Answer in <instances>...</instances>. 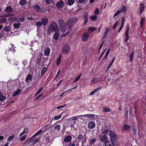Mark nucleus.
Segmentation results:
<instances>
[{
  "label": "nucleus",
  "instance_id": "42",
  "mask_svg": "<svg viewBox=\"0 0 146 146\" xmlns=\"http://www.w3.org/2000/svg\"><path fill=\"white\" fill-rule=\"evenodd\" d=\"M120 11H121V13H125L126 11V7H125V6L123 5L122 6V8L121 9V10H120Z\"/></svg>",
  "mask_w": 146,
  "mask_h": 146
},
{
  "label": "nucleus",
  "instance_id": "64",
  "mask_svg": "<svg viewBox=\"0 0 146 146\" xmlns=\"http://www.w3.org/2000/svg\"><path fill=\"white\" fill-rule=\"evenodd\" d=\"M97 77H95L94 78L92 81V83H94L95 82H96L97 80Z\"/></svg>",
  "mask_w": 146,
  "mask_h": 146
},
{
  "label": "nucleus",
  "instance_id": "23",
  "mask_svg": "<svg viewBox=\"0 0 146 146\" xmlns=\"http://www.w3.org/2000/svg\"><path fill=\"white\" fill-rule=\"evenodd\" d=\"M97 16L95 15H92V16H90L89 18L91 21H94L97 20Z\"/></svg>",
  "mask_w": 146,
  "mask_h": 146
},
{
  "label": "nucleus",
  "instance_id": "17",
  "mask_svg": "<svg viewBox=\"0 0 146 146\" xmlns=\"http://www.w3.org/2000/svg\"><path fill=\"white\" fill-rule=\"evenodd\" d=\"M102 112L103 113L106 112H110L111 111V110L109 108L104 107L101 110Z\"/></svg>",
  "mask_w": 146,
  "mask_h": 146
},
{
  "label": "nucleus",
  "instance_id": "21",
  "mask_svg": "<svg viewBox=\"0 0 146 146\" xmlns=\"http://www.w3.org/2000/svg\"><path fill=\"white\" fill-rule=\"evenodd\" d=\"M74 25L76 23L78 20V19L76 17L71 18L69 20Z\"/></svg>",
  "mask_w": 146,
  "mask_h": 146
},
{
  "label": "nucleus",
  "instance_id": "53",
  "mask_svg": "<svg viewBox=\"0 0 146 146\" xmlns=\"http://www.w3.org/2000/svg\"><path fill=\"white\" fill-rule=\"evenodd\" d=\"M99 10L98 8H97L94 12V14L96 15H98L99 13Z\"/></svg>",
  "mask_w": 146,
  "mask_h": 146
},
{
  "label": "nucleus",
  "instance_id": "29",
  "mask_svg": "<svg viewBox=\"0 0 146 146\" xmlns=\"http://www.w3.org/2000/svg\"><path fill=\"white\" fill-rule=\"evenodd\" d=\"M134 51H133L131 53L129 56V57L130 59V62H131L133 61V54H134Z\"/></svg>",
  "mask_w": 146,
  "mask_h": 146
},
{
  "label": "nucleus",
  "instance_id": "18",
  "mask_svg": "<svg viewBox=\"0 0 146 146\" xmlns=\"http://www.w3.org/2000/svg\"><path fill=\"white\" fill-rule=\"evenodd\" d=\"M73 25V24L69 20L68 22L66 23V26H68V30H69L71 29Z\"/></svg>",
  "mask_w": 146,
  "mask_h": 146
},
{
  "label": "nucleus",
  "instance_id": "52",
  "mask_svg": "<svg viewBox=\"0 0 146 146\" xmlns=\"http://www.w3.org/2000/svg\"><path fill=\"white\" fill-rule=\"evenodd\" d=\"M96 141V140L94 139L92 140H90L89 142V143L90 145H92Z\"/></svg>",
  "mask_w": 146,
  "mask_h": 146
},
{
  "label": "nucleus",
  "instance_id": "54",
  "mask_svg": "<svg viewBox=\"0 0 146 146\" xmlns=\"http://www.w3.org/2000/svg\"><path fill=\"white\" fill-rule=\"evenodd\" d=\"M125 21V18L124 17H123L122 18L121 21V25L123 26Z\"/></svg>",
  "mask_w": 146,
  "mask_h": 146
},
{
  "label": "nucleus",
  "instance_id": "16",
  "mask_svg": "<svg viewBox=\"0 0 146 146\" xmlns=\"http://www.w3.org/2000/svg\"><path fill=\"white\" fill-rule=\"evenodd\" d=\"M131 128V127L130 126L126 124H124L123 126L122 130H127Z\"/></svg>",
  "mask_w": 146,
  "mask_h": 146
},
{
  "label": "nucleus",
  "instance_id": "50",
  "mask_svg": "<svg viewBox=\"0 0 146 146\" xmlns=\"http://www.w3.org/2000/svg\"><path fill=\"white\" fill-rule=\"evenodd\" d=\"M96 30V28L94 27H90L88 28V30L90 31L91 33H92L94 31Z\"/></svg>",
  "mask_w": 146,
  "mask_h": 146
},
{
  "label": "nucleus",
  "instance_id": "63",
  "mask_svg": "<svg viewBox=\"0 0 146 146\" xmlns=\"http://www.w3.org/2000/svg\"><path fill=\"white\" fill-rule=\"evenodd\" d=\"M109 132V131L108 130L106 129L102 133L105 134V135H106L107 134H108V133Z\"/></svg>",
  "mask_w": 146,
  "mask_h": 146
},
{
  "label": "nucleus",
  "instance_id": "8",
  "mask_svg": "<svg viewBox=\"0 0 146 146\" xmlns=\"http://www.w3.org/2000/svg\"><path fill=\"white\" fill-rule=\"evenodd\" d=\"M105 146H114V143L112 140H108L106 141L105 143Z\"/></svg>",
  "mask_w": 146,
  "mask_h": 146
},
{
  "label": "nucleus",
  "instance_id": "24",
  "mask_svg": "<svg viewBox=\"0 0 146 146\" xmlns=\"http://www.w3.org/2000/svg\"><path fill=\"white\" fill-rule=\"evenodd\" d=\"M83 18L84 21V25H85L87 23L88 21V14H86L83 17Z\"/></svg>",
  "mask_w": 146,
  "mask_h": 146
},
{
  "label": "nucleus",
  "instance_id": "40",
  "mask_svg": "<svg viewBox=\"0 0 146 146\" xmlns=\"http://www.w3.org/2000/svg\"><path fill=\"white\" fill-rule=\"evenodd\" d=\"M53 31L48 26L47 29V31L46 32L47 35H50L51 33Z\"/></svg>",
  "mask_w": 146,
  "mask_h": 146
},
{
  "label": "nucleus",
  "instance_id": "4",
  "mask_svg": "<svg viewBox=\"0 0 146 146\" xmlns=\"http://www.w3.org/2000/svg\"><path fill=\"white\" fill-rule=\"evenodd\" d=\"M108 135L110 136L111 140L115 141L117 138V134L112 131H110Z\"/></svg>",
  "mask_w": 146,
  "mask_h": 146
},
{
  "label": "nucleus",
  "instance_id": "15",
  "mask_svg": "<svg viewBox=\"0 0 146 146\" xmlns=\"http://www.w3.org/2000/svg\"><path fill=\"white\" fill-rule=\"evenodd\" d=\"M50 50L48 47L45 48L44 50V54L45 56H48L50 53Z\"/></svg>",
  "mask_w": 146,
  "mask_h": 146
},
{
  "label": "nucleus",
  "instance_id": "48",
  "mask_svg": "<svg viewBox=\"0 0 146 146\" xmlns=\"http://www.w3.org/2000/svg\"><path fill=\"white\" fill-rule=\"evenodd\" d=\"M4 29L5 31L7 32H9L10 30V27L9 26H7L4 28Z\"/></svg>",
  "mask_w": 146,
  "mask_h": 146
},
{
  "label": "nucleus",
  "instance_id": "19",
  "mask_svg": "<svg viewBox=\"0 0 146 146\" xmlns=\"http://www.w3.org/2000/svg\"><path fill=\"white\" fill-rule=\"evenodd\" d=\"M27 3V1L26 0H20L19 2L20 5L22 6H24Z\"/></svg>",
  "mask_w": 146,
  "mask_h": 146
},
{
  "label": "nucleus",
  "instance_id": "37",
  "mask_svg": "<svg viewBox=\"0 0 146 146\" xmlns=\"http://www.w3.org/2000/svg\"><path fill=\"white\" fill-rule=\"evenodd\" d=\"M109 30L108 29V28H106V30L104 33V37L103 38V39L105 38L107 36V34L108 33L109 31Z\"/></svg>",
  "mask_w": 146,
  "mask_h": 146
},
{
  "label": "nucleus",
  "instance_id": "1",
  "mask_svg": "<svg viewBox=\"0 0 146 146\" xmlns=\"http://www.w3.org/2000/svg\"><path fill=\"white\" fill-rule=\"evenodd\" d=\"M58 24L61 31L63 33H64L66 30V23L62 19H60L58 21Z\"/></svg>",
  "mask_w": 146,
  "mask_h": 146
},
{
  "label": "nucleus",
  "instance_id": "22",
  "mask_svg": "<svg viewBox=\"0 0 146 146\" xmlns=\"http://www.w3.org/2000/svg\"><path fill=\"white\" fill-rule=\"evenodd\" d=\"M83 116V115H78L77 116H75L72 117H71L72 119V120L75 121L77 119H79V118H80L81 117H82Z\"/></svg>",
  "mask_w": 146,
  "mask_h": 146
},
{
  "label": "nucleus",
  "instance_id": "51",
  "mask_svg": "<svg viewBox=\"0 0 146 146\" xmlns=\"http://www.w3.org/2000/svg\"><path fill=\"white\" fill-rule=\"evenodd\" d=\"M7 21V19L6 18H2L0 20V23H5Z\"/></svg>",
  "mask_w": 146,
  "mask_h": 146
},
{
  "label": "nucleus",
  "instance_id": "41",
  "mask_svg": "<svg viewBox=\"0 0 146 146\" xmlns=\"http://www.w3.org/2000/svg\"><path fill=\"white\" fill-rule=\"evenodd\" d=\"M61 61V56H59L58 58L57 59L56 61V64L57 65H59Z\"/></svg>",
  "mask_w": 146,
  "mask_h": 146
},
{
  "label": "nucleus",
  "instance_id": "56",
  "mask_svg": "<svg viewBox=\"0 0 146 146\" xmlns=\"http://www.w3.org/2000/svg\"><path fill=\"white\" fill-rule=\"evenodd\" d=\"M61 115H59L58 116H54V118L55 120H58V119L60 118H61Z\"/></svg>",
  "mask_w": 146,
  "mask_h": 146
},
{
  "label": "nucleus",
  "instance_id": "13",
  "mask_svg": "<svg viewBox=\"0 0 146 146\" xmlns=\"http://www.w3.org/2000/svg\"><path fill=\"white\" fill-rule=\"evenodd\" d=\"M140 5L141 6V7L139 12L140 14V16L142 14V13H143L144 11L145 7V4L144 3H142L140 4Z\"/></svg>",
  "mask_w": 146,
  "mask_h": 146
},
{
  "label": "nucleus",
  "instance_id": "39",
  "mask_svg": "<svg viewBox=\"0 0 146 146\" xmlns=\"http://www.w3.org/2000/svg\"><path fill=\"white\" fill-rule=\"evenodd\" d=\"M129 29V27H127L126 28V31L125 33V35L126 37H129V36L128 35Z\"/></svg>",
  "mask_w": 146,
  "mask_h": 146
},
{
  "label": "nucleus",
  "instance_id": "5",
  "mask_svg": "<svg viewBox=\"0 0 146 146\" xmlns=\"http://www.w3.org/2000/svg\"><path fill=\"white\" fill-rule=\"evenodd\" d=\"M38 141L37 138H35L32 140L29 139L28 141H27L26 143H27L28 144L31 146L34 145V144L36 143Z\"/></svg>",
  "mask_w": 146,
  "mask_h": 146
},
{
  "label": "nucleus",
  "instance_id": "35",
  "mask_svg": "<svg viewBox=\"0 0 146 146\" xmlns=\"http://www.w3.org/2000/svg\"><path fill=\"white\" fill-rule=\"evenodd\" d=\"M107 136L106 135H104L100 139V141L102 142L105 141V140H107Z\"/></svg>",
  "mask_w": 146,
  "mask_h": 146
},
{
  "label": "nucleus",
  "instance_id": "27",
  "mask_svg": "<svg viewBox=\"0 0 146 146\" xmlns=\"http://www.w3.org/2000/svg\"><path fill=\"white\" fill-rule=\"evenodd\" d=\"M21 25V24L20 23H15L13 24V26L15 29H18Z\"/></svg>",
  "mask_w": 146,
  "mask_h": 146
},
{
  "label": "nucleus",
  "instance_id": "33",
  "mask_svg": "<svg viewBox=\"0 0 146 146\" xmlns=\"http://www.w3.org/2000/svg\"><path fill=\"white\" fill-rule=\"evenodd\" d=\"M47 68L45 67H43L41 73V76H42L45 72L47 70Z\"/></svg>",
  "mask_w": 146,
  "mask_h": 146
},
{
  "label": "nucleus",
  "instance_id": "38",
  "mask_svg": "<svg viewBox=\"0 0 146 146\" xmlns=\"http://www.w3.org/2000/svg\"><path fill=\"white\" fill-rule=\"evenodd\" d=\"M42 128L38 130L36 133L33 136H32L31 138L35 136H36L40 133H41L42 132Z\"/></svg>",
  "mask_w": 146,
  "mask_h": 146
},
{
  "label": "nucleus",
  "instance_id": "14",
  "mask_svg": "<svg viewBox=\"0 0 146 146\" xmlns=\"http://www.w3.org/2000/svg\"><path fill=\"white\" fill-rule=\"evenodd\" d=\"M33 7L37 12L41 13V12L42 9H40V6L38 5H35L33 6Z\"/></svg>",
  "mask_w": 146,
  "mask_h": 146
},
{
  "label": "nucleus",
  "instance_id": "60",
  "mask_svg": "<svg viewBox=\"0 0 146 146\" xmlns=\"http://www.w3.org/2000/svg\"><path fill=\"white\" fill-rule=\"evenodd\" d=\"M4 36V33L3 31H2L0 33V39L3 36Z\"/></svg>",
  "mask_w": 146,
  "mask_h": 146
},
{
  "label": "nucleus",
  "instance_id": "59",
  "mask_svg": "<svg viewBox=\"0 0 146 146\" xmlns=\"http://www.w3.org/2000/svg\"><path fill=\"white\" fill-rule=\"evenodd\" d=\"M14 137V135H12L9 136L8 139V140L9 141H11L12 139H13Z\"/></svg>",
  "mask_w": 146,
  "mask_h": 146
},
{
  "label": "nucleus",
  "instance_id": "2",
  "mask_svg": "<svg viewBox=\"0 0 146 146\" xmlns=\"http://www.w3.org/2000/svg\"><path fill=\"white\" fill-rule=\"evenodd\" d=\"M49 26L54 32L59 31L57 24L54 21L52 22L51 24Z\"/></svg>",
  "mask_w": 146,
  "mask_h": 146
},
{
  "label": "nucleus",
  "instance_id": "61",
  "mask_svg": "<svg viewBox=\"0 0 146 146\" xmlns=\"http://www.w3.org/2000/svg\"><path fill=\"white\" fill-rule=\"evenodd\" d=\"M82 74V73H81L80 75L78 76L74 80V81L73 82H76V81H77L80 78V77L81 76V75Z\"/></svg>",
  "mask_w": 146,
  "mask_h": 146
},
{
  "label": "nucleus",
  "instance_id": "57",
  "mask_svg": "<svg viewBox=\"0 0 146 146\" xmlns=\"http://www.w3.org/2000/svg\"><path fill=\"white\" fill-rule=\"evenodd\" d=\"M110 52V49H109L107 51V52L105 54V56L104 58H107V57L108 56V54Z\"/></svg>",
  "mask_w": 146,
  "mask_h": 146
},
{
  "label": "nucleus",
  "instance_id": "46",
  "mask_svg": "<svg viewBox=\"0 0 146 146\" xmlns=\"http://www.w3.org/2000/svg\"><path fill=\"white\" fill-rule=\"evenodd\" d=\"M25 20V18L24 17H22L21 18H18L17 19V22H23V21Z\"/></svg>",
  "mask_w": 146,
  "mask_h": 146
},
{
  "label": "nucleus",
  "instance_id": "31",
  "mask_svg": "<svg viewBox=\"0 0 146 146\" xmlns=\"http://www.w3.org/2000/svg\"><path fill=\"white\" fill-rule=\"evenodd\" d=\"M75 2L74 0H68L67 3L70 6L72 5Z\"/></svg>",
  "mask_w": 146,
  "mask_h": 146
},
{
  "label": "nucleus",
  "instance_id": "45",
  "mask_svg": "<svg viewBox=\"0 0 146 146\" xmlns=\"http://www.w3.org/2000/svg\"><path fill=\"white\" fill-rule=\"evenodd\" d=\"M42 25L41 23L39 21H37L35 24L36 26L38 28H39L40 27H41Z\"/></svg>",
  "mask_w": 146,
  "mask_h": 146
},
{
  "label": "nucleus",
  "instance_id": "12",
  "mask_svg": "<svg viewBox=\"0 0 146 146\" xmlns=\"http://www.w3.org/2000/svg\"><path fill=\"white\" fill-rule=\"evenodd\" d=\"M5 11L6 13H10L13 11V9L11 6H9L6 8Z\"/></svg>",
  "mask_w": 146,
  "mask_h": 146
},
{
  "label": "nucleus",
  "instance_id": "7",
  "mask_svg": "<svg viewBox=\"0 0 146 146\" xmlns=\"http://www.w3.org/2000/svg\"><path fill=\"white\" fill-rule=\"evenodd\" d=\"M69 50L70 48L69 46L66 44L63 47L62 51L63 53L66 54Z\"/></svg>",
  "mask_w": 146,
  "mask_h": 146
},
{
  "label": "nucleus",
  "instance_id": "43",
  "mask_svg": "<svg viewBox=\"0 0 146 146\" xmlns=\"http://www.w3.org/2000/svg\"><path fill=\"white\" fill-rule=\"evenodd\" d=\"M84 138V136L81 134L79 135L77 138V139L79 140V141H81L82 142V140Z\"/></svg>",
  "mask_w": 146,
  "mask_h": 146
},
{
  "label": "nucleus",
  "instance_id": "44",
  "mask_svg": "<svg viewBox=\"0 0 146 146\" xmlns=\"http://www.w3.org/2000/svg\"><path fill=\"white\" fill-rule=\"evenodd\" d=\"M41 60V56H39L36 60V64H40Z\"/></svg>",
  "mask_w": 146,
  "mask_h": 146
},
{
  "label": "nucleus",
  "instance_id": "25",
  "mask_svg": "<svg viewBox=\"0 0 146 146\" xmlns=\"http://www.w3.org/2000/svg\"><path fill=\"white\" fill-rule=\"evenodd\" d=\"M145 17H141V21L140 22V24L141 25L140 27H142L143 26V24L145 23Z\"/></svg>",
  "mask_w": 146,
  "mask_h": 146
},
{
  "label": "nucleus",
  "instance_id": "62",
  "mask_svg": "<svg viewBox=\"0 0 146 146\" xmlns=\"http://www.w3.org/2000/svg\"><path fill=\"white\" fill-rule=\"evenodd\" d=\"M26 137V135H25L23 136L22 138L20 139V141H22L23 140H24Z\"/></svg>",
  "mask_w": 146,
  "mask_h": 146
},
{
  "label": "nucleus",
  "instance_id": "32",
  "mask_svg": "<svg viewBox=\"0 0 146 146\" xmlns=\"http://www.w3.org/2000/svg\"><path fill=\"white\" fill-rule=\"evenodd\" d=\"M85 117H90V119H93L95 118V116L93 114H87L84 115H83Z\"/></svg>",
  "mask_w": 146,
  "mask_h": 146
},
{
  "label": "nucleus",
  "instance_id": "11",
  "mask_svg": "<svg viewBox=\"0 0 146 146\" xmlns=\"http://www.w3.org/2000/svg\"><path fill=\"white\" fill-rule=\"evenodd\" d=\"M48 19L46 17L43 18L41 19V23L43 26H46L48 24Z\"/></svg>",
  "mask_w": 146,
  "mask_h": 146
},
{
  "label": "nucleus",
  "instance_id": "49",
  "mask_svg": "<svg viewBox=\"0 0 146 146\" xmlns=\"http://www.w3.org/2000/svg\"><path fill=\"white\" fill-rule=\"evenodd\" d=\"M46 3L49 4L53 3V0H45Z\"/></svg>",
  "mask_w": 146,
  "mask_h": 146
},
{
  "label": "nucleus",
  "instance_id": "34",
  "mask_svg": "<svg viewBox=\"0 0 146 146\" xmlns=\"http://www.w3.org/2000/svg\"><path fill=\"white\" fill-rule=\"evenodd\" d=\"M46 11H48L49 13H50L51 12L50 9L49 7L47 8V7H46L44 9H42L41 12L44 13Z\"/></svg>",
  "mask_w": 146,
  "mask_h": 146
},
{
  "label": "nucleus",
  "instance_id": "26",
  "mask_svg": "<svg viewBox=\"0 0 146 146\" xmlns=\"http://www.w3.org/2000/svg\"><path fill=\"white\" fill-rule=\"evenodd\" d=\"M6 99V97L2 94V92L0 91V101L3 102Z\"/></svg>",
  "mask_w": 146,
  "mask_h": 146
},
{
  "label": "nucleus",
  "instance_id": "58",
  "mask_svg": "<svg viewBox=\"0 0 146 146\" xmlns=\"http://www.w3.org/2000/svg\"><path fill=\"white\" fill-rule=\"evenodd\" d=\"M102 88V87L100 86L96 88L94 90V91L95 92H97L98 90H100Z\"/></svg>",
  "mask_w": 146,
  "mask_h": 146
},
{
  "label": "nucleus",
  "instance_id": "20",
  "mask_svg": "<svg viewBox=\"0 0 146 146\" xmlns=\"http://www.w3.org/2000/svg\"><path fill=\"white\" fill-rule=\"evenodd\" d=\"M56 33L54 34L53 37L55 40H57L59 37V32H55Z\"/></svg>",
  "mask_w": 146,
  "mask_h": 146
},
{
  "label": "nucleus",
  "instance_id": "30",
  "mask_svg": "<svg viewBox=\"0 0 146 146\" xmlns=\"http://www.w3.org/2000/svg\"><path fill=\"white\" fill-rule=\"evenodd\" d=\"M21 90L20 89H19L16 90L15 93L12 95V96L15 97L18 95L21 92Z\"/></svg>",
  "mask_w": 146,
  "mask_h": 146
},
{
  "label": "nucleus",
  "instance_id": "6",
  "mask_svg": "<svg viewBox=\"0 0 146 146\" xmlns=\"http://www.w3.org/2000/svg\"><path fill=\"white\" fill-rule=\"evenodd\" d=\"M64 5V2L62 0L59 1L56 3V5L58 8H62Z\"/></svg>",
  "mask_w": 146,
  "mask_h": 146
},
{
  "label": "nucleus",
  "instance_id": "10",
  "mask_svg": "<svg viewBox=\"0 0 146 146\" xmlns=\"http://www.w3.org/2000/svg\"><path fill=\"white\" fill-rule=\"evenodd\" d=\"M89 34L88 32H85L83 34L82 36V40L84 41H86L88 40L89 37Z\"/></svg>",
  "mask_w": 146,
  "mask_h": 146
},
{
  "label": "nucleus",
  "instance_id": "47",
  "mask_svg": "<svg viewBox=\"0 0 146 146\" xmlns=\"http://www.w3.org/2000/svg\"><path fill=\"white\" fill-rule=\"evenodd\" d=\"M54 129L55 130L59 131L60 129V126L59 125H57L54 127Z\"/></svg>",
  "mask_w": 146,
  "mask_h": 146
},
{
  "label": "nucleus",
  "instance_id": "55",
  "mask_svg": "<svg viewBox=\"0 0 146 146\" xmlns=\"http://www.w3.org/2000/svg\"><path fill=\"white\" fill-rule=\"evenodd\" d=\"M121 11H120V10H118L116 12L114 16V17H115V16H117V15L119 14L120 13H121Z\"/></svg>",
  "mask_w": 146,
  "mask_h": 146
},
{
  "label": "nucleus",
  "instance_id": "36",
  "mask_svg": "<svg viewBox=\"0 0 146 146\" xmlns=\"http://www.w3.org/2000/svg\"><path fill=\"white\" fill-rule=\"evenodd\" d=\"M18 18L16 17H11L8 20L12 22H13L15 21H17V20Z\"/></svg>",
  "mask_w": 146,
  "mask_h": 146
},
{
  "label": "nucleus",
  "instance_id": "28",
  "mask_svg": "<svg viewBox=\"0 0 146 146\" xmlns=\"http://www.w3.org/2000/svg\"><path fill=\"white\" fill-rule=\"evenodd\" d=\"M32 76L31 74H28L27 76V78L26 79V81L27 82L29 80L31 81L32 79Z\"/></svg>",
  "mask_w": 146,
  "mask_h": 146
},
{
  "label": "nucleus",
  "instance_id": "3",
  "mask_svg": "<svg viewBox=\"0 0 146 146\" xmlns=\"http://www.w3.org/2000/svg\"><path fill=\"white\" fill-rule=\"evenodd\" d=\"M72 139V137L71 135H65L64 137V140L62 141V144L64 146L66 145L65 142H70Z\"/></svg>",
  "mask_w": 146,
  "mask_h": 146
},
{
  "label": "nucleus",
  "instance_id": "9",
  "mask_svg": "<svg viewBox=\"0 0 146 146\" xmlns=\"http://www.w3.org/2000/svg\"><path fill=\"white\" fill-rule=\"evenodd\" d=\"M96 124L94 122L92 121H89L88 123V127L90 129H92L94 128L95 127Z\"/></svg>",
  "mask_w": 146,
  "mask_h": 146
}]
</instances>
